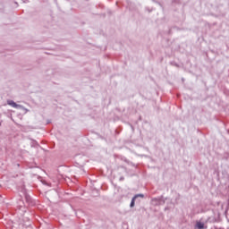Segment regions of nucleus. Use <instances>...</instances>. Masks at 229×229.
<instances>
[{
  "instance_id": "1",
  "label": "nucleus",
  "mask_w": 229,
  "mask_h": 229,
  "mask_svg": "<svg viewBox=\"0 0 229 229\" xmlns=\"http://www.w3.org/2000/svg\"><path fill=\"white\" fill-rule=\"evenodd\" d=\"M7 105L13 106V108H20L21 106L17 105L13 100H7Z\"/></svg>"
},
{
  "instance_id": "2",
  "label": "nucleus",
  "mask_w": 229,
  "mask_h": 229,
  "mask_svg": "<svg viewBox=\"0 0 229 229\" xmlns=\"http://www.w3.org/2000/svg\"><path fill=\"white\" fill-rule=\"evenodd\" d=\"M137 198H144V195H143V194L135 195V196L132 198V199H131V207H135V199H137Z\"/></svg>"
},
{
  "instance_id": "3",
  "label": "nucleus",
  "mask_w": 229,
  "mask_h": 229,
  "mask_svg": "<svg viewBox=\"0 0 229 229\" xmlns=\"http://www.w3.org/2000/svg\"><path fill=\"white\" fill-rule=\"evenodd\" d=\"M196 227H197L198 229H203V228H205V224L202 223V222H197Z\"/></svg>"
}]
</instances>
